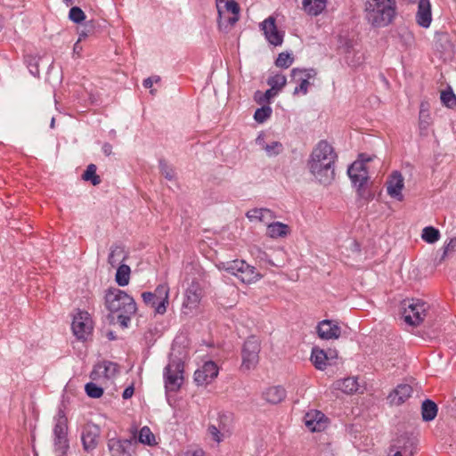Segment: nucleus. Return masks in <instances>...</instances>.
Wrapping results in <instances>:
<instances>
[{
  "label": "nucleus",
  "mask_w": 456,
  "mask_h": 456,
  "mask_svg": "<svg viewBox=\"0 0 456 456\" xmlns=\"http://www.w3.org/2000/svg\"><path fill=\"white\" fill-rule=\"evenodd\" d=\"M261 209L260 208H254L247 212L246 216L250 221H259L261 219Z\"/></svg>",
  "instance_id": "51"
},
{
  "label": "nucleus",
  "mask_w": 456,
  "mask_h": 456,
  "mask_svg": "<svg viewBox=\"0 0 456 456\" xmlns=\"http://www.w3.org/2000/svg\"><path fill=\"white\" fill-rule=\"evenodd\" d=\"M256 142L257 145H259L263 150H265V146L267 145V143L265 141V134L263 133L259 134L258 136L256 139Z\"/></svg>",
  "instance_id": "56"
},
{
  "label": "nucleus",
  "mask_w": 456,
  "mask_h": 456,
  "mask_svg": "<svg viewBox=\"0 0 456 456\" xmlns=\"http://www.w3.org/2000/svg\"><path fill=\"white\" fill-rule=\"evenodd\" d=\"M67 419L64 415H59L53 428V436H67Z\"/></svg>",
  "instance_id": "41"
},
{
  "label": "nucleus",
  "mask_w": 456,
  "mask_h": 456,
  "mask_svg": "<svg viewBox=\"0 0 456 456\" xmlns=\"http://www.w3.org/2000/svg\"><path fill=\"white\" fill-rule=\"evenodd\" d=\"M159 80H160V78H159V77H158V76H155V77H147V78H145V79L143 80L142 85H143V86H144L145 88L150 89V88H151V87H152V86H153V83H154V82H156V83H157V82H159Z\"/></svg>",
  "instance_id": "54"
},
{
  "label": "nucleus",
  "mask_w": 456,
  "mask_h": 456,
  "mask_svg": "<svg viewBox=\"0 0 456 456\" xmlns=\"http://www.w3.org/2000/svg\"><path fill=\"white\" fill-rule=\"evenodd\" d=\"M293 61L294 59L289 53H281L275 61V65L287 69L293 63Z\"/></svg>",
  "instance_id": "45"
},
{
  "label": "nucleus",
  "mask_w": 456,
  "mask_h": 456,
  "mask_svg": "<svg viewBox=\"0 0 456 456\" xmlns=\"http://www.w3.org/2000/svg\"><path fill=\"white\" fill-rule=\"evenodd\" d=\"M142 297L143 302L147 305H151V307H154L155 312L157 313L159 300H157L156 295H153L152 292L146 291L142 294Z\"/></svg>",
  "instance_id": "47"
},
{
  "label": "nucleus",
  "mask_w": 456,
  "mask_h": 456,
  "mask_svg": "<svg viewBox=\"0 0 456 456\" xmlns=\"http://www.w3.org/2000/svg\"><path fill=\"white\" fill-rule=\"evenodd\" d=\"M208 431L214 441L217 443H220L222 441V434L215 425H209Z\"/></svg>",
  "instance_id": "50"
},
{
  "label": "nucleus",
  "mask_w": 456,
  "mask_h": 456,
  "mask_svg": "<svg viewBox=\"0 0 456 456\" xmlns=\"http://www.w3.org/2000/svg\"><path fill=\"white\" fill-rule=\"evenodd\" d=\"M183 456H204L202 450L187 451Z\"/></svg>",
  "instance_id": "58"
},
{
  "label": "nucleus",
  "mask_w": 456,
  "mask_h": 456,
  "mask_svg": "<svg viewBox=\"0 0 456 456\" xmlns=\"http://www.w3.org/2000/svg\"><path fill=\"white\" fill-rule=\"evenodd\" d=\"M71 329L77 339L85 340L93 330L90 314L86 311H78L73 318Z\"/></svg>",
  "instance_id": "10"
},
{
  "label": "nucleus",
  "mask_w": 456,
  "mask_h": 456,
  "mask_svg": "<svg viewBox=\"0 0 456 456\" xmlns=\"http://www.w3.org/2000/svg\"><path fill=\"white\" fill-rule=\"evenodd\" d=\"M260 209H261L262 215H261V219L259 220V222L267 223V221H269L270 219H272L273 217V212L270 209H267V208H260Z\"/></svg>",
  "instance_id": "53"
},
{
  "label": "nucleus",
  "mask_w": 456,
  "mask_h": 456,
  "mask_svg": "<svg viewBox=\"0 0 456 456\" xmlns=\"http://www.w3.org/2000/svg\"><path fill=\"white\" fill-rule=\"evenodd\" d=\"M63 1H64V3H65L67 5H71V4H73V3H74V0H63Z\"/></svg>",
  "instance_id": "60"
},
{
  "label": "nucleus",
  "mask_w": 456,
  "mask_h": 456,
  "mask_svg": "<svg viewBox=\"0 0 456 456\" xmlns=\"http://www.w3.org/2000/svg\"><path fill=\"white\" fill-rule=\"evenodd\" d=\"M266 40L273 45H281L283 42V34L280 32L276 26V20L273 16H269L260 24Z\"/></svg>",
  "instance_id": "12"
},
{
  "label": "nucleus",
  "mask_w": 456,
  "mask_h": 456,
  "mask_svg": "<svg viewBox=\"0 0 456 456\" xmlns=\"http://www.w3.org/2000/svg\"><path fill=\"white\" fill-rule=\"evenodd\" d=\"M291 80L297 84L295 87L294 95H305L308 93L309 86L312 85L311 79L315 78L317 71L315 69H299L294 68L291 70Z\"/></svg>",
  "instance_id": "8"
},
{
  "label": "nucleus",
  "mask_w": 456,
  "mask_h": 456,
  "mask_svg": "<svg viewBox=\"0 0 456 456\" xmlns=\"http://www.w3.org/2000/svg\"><path fill=\"white\" fill-rule=\"evenodd\" d=\"M264 151L266 152L267 156L275 157L282 152L283 145L281 142L274 141L271 143H267Z\"/></svg>",
  "instance_id": "43"
},
{
  "label": "nucleus",
  "mask_w": 456,
  "mask_h": 456,
  "mask_svg": "<svg viewBox=\"0 0 456 456\" xmlns=\"http://www.w3.org/2000/svg\"><path fill=\"white\" fill-rule=\"evenodd\" d=\"M97 371L103 374L104 378L110 379L118 372V365L112 362L105 361L97 365Z\"/></svg>",
  "instance_id": "33"
},
{
  "label": "nucleus",
  "mask_w": 456,
  "mask_h": 456,
  "mask_svg": "<svg viewBox=\"0 0 456 456\" xmlns=\"http://www.w3.org/2000/svg\"><path fill=\"white\" fill-rule=\"evenodd\" d=\"M402 316L411 326H419L427 316L429 305L420 299H406L403 302Z\"/></svg>",
  "instance_id": "5"
},
{
  "label": "nucleus",
  "mask_w": 456,
  "mask_h": 456,
  "mask_svg": "<svg viewBox=\"0 0 456 456\" xmlns=\"http://www.w3.org/2000/svg\"><path fill=\"white\" fill-rule=\"evenodd\" d=\"M456 251V237L451 239L444 247V254L442 256V259L444 260V257L449 254Z\"/></svg>",
  "instance_id": "49"
},
{
  "label": "nucleus",
  "mask_w": 456,
  "mask_h": 456,
  "mask_svg": "<svg viewBox=\"0 0 456 456\" xmlns=\"http://www.w3.org/2000/svg\"><path fill=\"white\" fill-rule=\"evenodd\" d=\"M264 399L270 403H279L286 397V391L281 386L267 388L263 393Z\"/></svg>",
  "instance_id": "28"
},
{
  "label": "nucleus",
  "mask_w": 456,
  "mask_h": 456,
  "mask_svg": "<svg viewBox=\"0 0 456 456\" xmlns=\"http://www.w3.org/2000/svg\"><path fill=\"white\" fill-rule=\"evenodd\" d=\"M407 1H408L409 3H411V4H414V3H416L418 0H407Z\"/></svg>",
  "instance_id": "61"
},
{
  "label": "nucleus",
  "mask_w": 456,
  "mask_h": 456,
  "mask_svg": "<svg viewBox=\"0 0 456 456\" xmlns=\"http://www.w3.org/2000/svg\"><path fill=\"white\" fill-rule=\"evenodd\" d=\"M403 186L404 182L401 173L398 171L393 172L387 182V191L388 195L398 200H402L403 198L402 194Z\"/></svg>",
  "instance_id": "19"
},
{
  "label": "nucleus",
  "mask_w": 456,
  "mask_h": 456,
  "mask_svg": "<svg viewBox=\"0 0 456 456\" xmlns=\"http://www.w3.org/2000/svg\"><path fill=\"white\" fill-rule=\"evenodd\" d=\"M289 232V226L281 222H273L267 224L266 233L273 239L284 238Z\"/></svg>",
  "instance_id": "29"
},
{
  "label": "nucleus",
  "mask_w": 456,
  "mask_h": 456,
  "mask_svg": "<svg viewBox=\"0 0 456 456\" xmlns=\"http://www.w3.org/2000/svg\"><path fill=\"white\" fill-rule=\"evenodd\" d=\"M163 376L166 390L178 391L183 381V362L177 358L171 359L164 369Z\"/></svg>",
  "instance_id": "6"
},
{
  "label": "nucleus",
  "mask_w": 456,
  "mask_h": 456,
  "mask_svg": "<svg viewBox=\"0 0 456 456\" xmlns=\"http://www.w3.org/2000/svg\"><path fill=\"white\" fill-rule=\"evenodd\" d=\"M53 445L56 455L64 456L69 447L67 436H54Z\"/></svg>",
  "instance_id": "34"
},
{
  "label": "nucleus",
  "mask_w": 456,
  "mask_h": 456,
  "mask_svg": "<svg viewBox=\"0 0 456 456\" xmlns=\"http://www.w3.org/2000/svg\"><path fill=\"white\" fill-rule=\"evenodd\" d=\"M97 167L94 164H90L87 166L86 171L84 172L82 178L85 181H89L93 185H98L101 183V177L96 174Z\"/></svg>",
  "instance_id": "37"
},
{
  "label": "nucleus",
  "mask_w": 456,
  "mask_h": 456,
  "mask_svg": "<svg viewBox=\"0 0 456 456\" xmlns=\"http://www.w3.org/2000/svg\"><path fill=\"white\" fill-rule=\"evenodd\" d=\"M251 254L260 263H265L271 266H277V267L282 266L281 264L275 263L273 260H272L269 257L268 254L266 252L263 251L260 248H257V247L254 248L251 250Z\"/></svg>",
  "instance_id": "36"
},
{
  "label": "nucleus",
  "mask_w": 456,
  "mask_h": 456,
  "mask_svg": "<svg viewBox=\"0 0 456 456\" xmlns=\"http://www.w3.org/2000/svg\"><path fill=\"white\" fill-rule=\"evenodd\" d=\"M370 160V159H366L364 160L357 159L347 169L348 176L350 177L352 183L357 187V191L361 196L363 195L364 186L369 178L365 162Z\"/></svg>",
  "instance_id": "9"
},
{
  "label": "nucleus",
  "mask_w": 456,
  "mask_h": 456,
  "mask_svg": "<svg viewBox=\"0 0 456 456\" xmlns=\"http://www.w3.org/2000/svg\"><path fill=\"white\" fill-rule=\"evenodd\" d=\"M389 452L393 456H413L414 443L411 437L400 436L391 444Z\"/></svg>",
  "instance_id": "14"
},
{
  "label": "nucleus",
  "mask_w": 456,
  "mask_h": 456,
  "mask_svg": "<svg viewBox=\"0 0 456 456\" xmlns=\"http://www.w3.org/2000/svg\"><path fill=\"white\" fill-rule=\"evenodd\" d=\"M216 8L219 16V24H222V20L225 13H231L232 16L227 18L230 25L235 24L239 20L240 7L234 0H216Z\"/></svg>",
  "instance_id": "13"
},
{
  "label": "nucleus",
  "mask_w": 456,
  "mask_h": 456,
  "mask_svg": "<svg viewBox=\"0 0 456 456\" xmlns=\"http://www.w3.org/2000/svg\"><path fill=\"white\" fill-rule=\"evenodd\" d=\"M138 441L147 445L156 444L155 436L151 432V428L147 426H144L140 429Z\"/></svg>",
  "instance_id": "38"
},
{
  "label": "nucleus",
  "mask_w": 456,
  "mask_h": 456,
  "mask_svg": "<svg viewBox=\"0 0 456 456\" xmlns=\"http://www.w3.org/2000/svg\"><path fill=\"white\" fill-rule=\"evenodd\" d=\"M272 115V108L270 106H263L255 111L254 118L258 123H264Z\"/></svg>",
  "instance_id": "42"
},
{
  "label": "nucleus",
  "mask_w": 456,
  "mask_h": 456,
  "mask_svg": "<svg viewBox=\"0 0 456 456\" xmlns=\"http://www.w3.org/2000/svg\"><path fill=\"white\" fill-rule=\"evenodd\" d=\"M156 295L157 300H159V305L157 307V314H163L167 311V305H168L169 287L167 283L159 284L152 292Z\"/></svg>",
  "instance_id": "23"
},
{
  "label": "nucleus",
  "mask_w": 456,
  "mask_h": 456,
  "mask_svg": "<svg viewBox=\"0 0 456 456\" xmlns=\"http://www.w3.org/2000/svg\"><path fill=\"white\" fill-rule=\"evenodd\" d=\"M219 369L213 361L206 362L194 372V381L198 386L211 383L218 375Z\"/></svg>",
  "instance_id": "11"
},
{
  "label": "nucleus",
  "mask_w": 456,
  "mask_h": 456,
  "mask_svg": "<svg viewBox=\"0 0 456 456\" xmlns=\"http://www.w3.org/2000/svg\"><path fill=\"white\" fill-rule=\"evenodd\" d=\"M30 72L34 75V76H37L39 74V70L37 69V67L35 68V71H32V69H30Z\"/></svg>",
  "instance_id": "59"
},
{
  "label": "nucleus",
  "mask_w": 456,
  "mask_h": 456,
  "mask_svg": "<svg viewBox=\"0 0 456 456\" xmlns=\"http://www.w3.org/2000/svg\"><path fill=\"white\" fill-rule=\"evenodd\" d=\"M395 0H366L365 18L373 27L381 28L390 24L395 15Z\"/></svg>",
  "instance_id": "3"
},
{
  "label": "nucleus",
  "mask_w": 456,
  "mask_h": 456,
  "mask_svg": "<svg viewBox=\"0 0 456 456\" xmlns=\"http://www.w3.org/2000/svg\"><path fill=\"white\" fill-rule=\"evenodd\" d=\"M318 336L326 340L337 339L341 335V328L337 322L323 320L317 325Z\"/></svg>",
  "instance_id": "16"
},
{
  "label": "nucleus",
  "mask_w": 456,
  "mask_h": 456,
  "mask_svg": "<svg viewBox=\"0 0 456 456\" xmlns=\"http://www.w3.org/2000/svg\"><path fill=\"white\" fill-rule=\"evenodd\" d=\"M412 391L410 385L400 384L388 395L387 399L391 404L400 405L411 397Z\"/></svg>",
  "instance_id": "20"
},
{
  "label": "nucleus",
  "mask_w": 456,
  "mask_h": 456,
  "mask_svg": "<svg viewBox=\"0 0 456 456\" xmlns=\"http://www.w3.org/2000/svg\"><path fill=\"white\" fill-rule=\"evenodd\" d=\"M325 416L321 411L308 412L305 417V425L312 432H320L326 427Z\"/></svg>",
  "instance_id": "21"
},
{
  "label": "nucleus",
  "mask_w": 456,
  "mask_h": 456,
  "mask_svg": "<svg viewBox=\"0 0 456 456\" xmlns=\"http://www.w3.org/2000/svg\"><path fill=\"white\" fill-rule=\"evenodd\" d=\"M421 238L428 243H435L440 239V232L433 226H427L422 230Z\"/></svg>",
  "instance_id": "39"
},
{
  "label": "nucleus",
  "mask_w": 456,
  "mask_h": 456,
  "mask_svg": "<svg viewBox=\"0 0 456 456\" xmlns=\"http://www.w3.org/2000/svg\"><path fill=\"white\" fill-rule=\"evenodd\" d=\"M159 169L161 174L167 179L172 180L174 178L173 169L165 162V160H159Z\"/></svg>",
  "instance_id": "48"
},
{
  "label": "nucleus",
  "mask_w": 456,
  "mask_h": 456,
  "mask_svg": "<svg viewBox=\"0 0 456 456\" xmlns=\"http://www.w3.org/2000/svg\"><path fill=\"white\" fill-rule=\"evenodd\" d=\"M134 393V387L133 385H131V386L127 387L126 388H125V390L122 394V397H123V399L127 400L133 396Z\"/></svg>",
  "instance_id": "55"
},
{
  "label": "nucleus",
  "mask_w": 456,
  "mask_h": 456,
  "mask_svg": "<svg viewBox=\"0 0 456 456\" xmlns=\"http://www.w3.org/2000/svg\"><path fill=\"white\" fill-rule=\"evenodd\" d=\"M415 20L417 24L424 28L430 27L432 22L431 3L429 0H419Z\"/></svg>",
  "instance_id": "18"
},
{
  "label": "nucleus",
  "mask_w": 456,
  "mask_h": 456,
  "mask_svg": "<svg viewBox=\"0 0 456 456\" xmlns=\"http://www.w3.org/2000/svg\"><path fill=\"white\" fill-rule=\"evenodd\" d=\"M432 124L433 118L430 114V104L428 101H422L419 105V127L420 134H426Z\"/></svg>",
  "instance_id": "22"
},
{
  "label": "nucleus",
  "mask_w": 456,
  "mask_h": 456,
  "mask_svg": "<svg viewBox=\"0 0 456 456\" xmlns=\"http://www.w3.org/2000/svg\"><path fill=\"white\" fill-rule=\"evenodd\" d=\"M358 387L357 379L354 377L338 379L332 384L333 389L339 390L347 395L356 392L358 390Z\"/></svg>",
  "instance_id": "25"
},
{
  "label": "nucleus",
  "mask_w": 456,
  "mask_h": 456,
  "mask_svg": "<svg viewBox=\"0 0 456 456\" xmlns=\"http://www.w3.org/2000/svg\"><path fill=\"white\" fill-rule=\"evenodd\" d=\"M202 292L200 284L192 281L185 291V298L183 306L189 310H194L199 306Z\"/></svg>",
  "instance_id": "17"
},
{
  "label": "nucleus",
  "mask_w": 456,
  "mask_h": 456,
  "mask_svg": "<svg viewBox=\"0 0 456 456\" xmlns=\"http://www.w3.org/2000/svg\"><path fill=\"white\" fill-rule=\"evenodd\" d=\"M222 265L224 270L236 276L243 283L251 284L262 278L256 269L244 260L236 259Z\"/></svg>",
  "instance_id": "4"
},
{
  "label": "nucleus",
  "mask_w": 456,
  "mask_h": 456,
  "mask_svg": "<svg viewBox=\"0 0 456 456\" xmlns=\"http://www.w3.org/2000/svg\"><path fill=\"white\" fill-rule=\"evenodd\" d=\"M287 83V78L284 75L276 74L268 78L267 84L276 92L281 90Z\"/></svg>",
  "instance_id": "40"
},
{
  "label": "nucleus",
  "mask_w": 456,
  "mask_h": 456,
  "mask_svg": "<svg viewBox=\"0 0 456 456\" xmlns=\"http://www.w3.org/2000/svg\"><path fill=\"white\" fill-rule=\"evenodd\" d=\"M440 100L443 105L449 109L456 107V95L451 86L441 92Z\"/></svg>",
  "instance_id": "35"
},
{
  "label": "nucleus",
  "mask_w": 456,
  "mask_h": 456,
  "mask_svg": "<svg viewBox=\"0 0 456 456\" xmlns=\"http://www.w3.org/2000/svg\"><path fill=\"white\" fill-rule=\"evenodd\" d=\"M102 150L105 156H110L112 153V145L109 142H105Z\"/></svg>",
  "instance_id": "57"
},
{
  "label": "nucleus",
  "mask_w": 456,
  "mask_h": 456,
  "mask_svg": "<svg viewBox=\"0 0 456 456\" xmlns=\"http://www.w3.org/2000/svg\"><path fill=\"white\" fill-rule=\"evenodd\" d=\"M438 408L435 402L430 399L423 401L421 405V415L425 421L433 420L437 415Z\"/></svg>",
  "instance_id": "31"
},
{
  "label": "nucleus",
  "mask_w": 456,
  "mask_h": 456,
  "mask_svg": "<svg viewBox=\"0 0 456 456\" xmlns=\"http://www.w3.org/2000/svg\"><path fill=\"white\" fill-rule=\"evenodd\" d=\"M329 361L330 357L323 349L319 347H313L311 353V362L317 370H325L326 367L330 364Z\"/></svg>",
  "instance_id": "27"
},
{
  "label": "nucleus",
  "mask_w": 456,
  "mask_h": 456,
  "mask_svg": "<svg viewBox=\"0 0 456 456\" xmlns=\"http://www.w3.org/2000/svg\"><path fill=\"white\" fill-rule=\"evenodd\" d=\"M127 256L122 246L113 245L110 247V251L108 256V263L112 266L116 267L119 263L126 261Z\"/></svg>",
  "instance_id": "30"
},
{
  "label": "nucleus",
  "mask_w": 456,
  "mask_h": 456,
  "mask_svg": "<svg viewBox=\"0 0 456 456\" xmlns=\"http://www.w3.org/2000/svg\"><path fill=\"white\" fill-rule=\"evenodd\" d=\"M337 159L332 145L322 140L314 147L307 160V167L319 183L327 184L334 179Z\"/></svg>",
  "instance_id": "1"
},
{
  "label": "nucleus",
  "mask_w": 456,
  "mask_h": 456,
  "mask_svg": "<svg viewBox=\"0 0 456 456\" xmlns=\"http://www.w3.org/2000/svg\"><path fill=\"white\" fill-rule=\"evenodd\" d=\"M130 273L131 269L129 265L121 264L118 269L115 275V281L118 286L124 287L129 283L130 281Z\"/></svg>",
  "instance_id": "32"
},
{
  "label": "nucleus",
  "mask_w": 456,
  "mask_h": 456,
  "mask_svg": "<svg viewBox=\"0 0 456 456\" xmlns=\"http://www.w3.org/2000/svg\"><path fill=\"white\" fill-rule=\"evenodd\" d=\"M69 18L75 23H81L86 19V14L83 10L77 6L70 8Z\"/></svg>",
  "instance_id": "46"
},
{
  "label": "nucleus",
  "mask_w": 456,
  "mask_h": 456,
  "mask_svg": "<svg viewBox=\"0 0 456 456\" xmlns=\"http://www.w3.org/2000/svg\"><path fill=\"white\" fill-rule=\"evenodd\" d=\"M86 395L91 398H100L103 394V389L95 383L89 382L86 385Z\"/></svg>",
  "instance_id": "44"
},
{
  "label": "nucleus",
  "mask_w": 456,
  "mask_h": 456,
  "mask_svg": "<svg viewBox=\"0 0 456 456\" xmlns=\"http://www.w3.org/2000/svg\"><path fill=\"white\" fill-rule=\"evenodd\" d=\"M54 124V118H52L51 126H53Z\"/></svg>",
  "instance_id": "63"
},
{
  "label": "nucleus",
  "mask_w": 456,
  "mask_h": 456,
  "mask_svg": "<svg viewBox=\"0 0 456 456\" xmlns=\"http://www.w3.org/2000/svg\"><path fill=\"white\" fill-rule=\"evenodd\" d=\"M135 443L134 437L130 439H111L108 443V447L117 454H128L131 447Z\"/></svg>",
  "instance_id": "24"
},
{
  "label": "nucleus",
  "mask_w": 456,
  "mask_h": 456,
  "mask_svg": "<svg viewBox=\"0 0 456 456\" xmlns=\"http://www.w3.org/2000/svg\"><path fill=\"white\" fill-rule=\"evenodd\" d=\"M261 351V344L259 339L255 336L248 337L243 344L241 349V365L242 370H254L259 362V353Z\"/></svg>",
  "instance_id": "7"
},
{
  "label": "nucleus",
  "mask_w": 456,
  "mask_h": 456,
  "mask_svg": "<svg viewBox=\"0 0 456 456\" xmlns=\"http://www.w3.org/2000/svg\"><path fill=\"white\" fill-rule=\"evenodd\" d=\"M109 338H110V339H112V338H114L111 332L109 334Z\"/></svg>",
  "instance_id": "62"
},
{
  "label": "nucleus",
  "mask_w": 456,
  "mask_h": 456,
  "mask_svg": "<svg viewBox=\"0 0 456 456\" xmlns=\"http://www.w3.org/2000/svg\"><path fill=\"white\" fill-rule=\"evenodd\" d=\"M327 0H303L302 8L310 16L321 14L326 8Z\"/></svg>",
  "instance_id": "26"
},
{
  "label": "nucleus",
  "mask_w": 456,
  "mask_h": 456,
  "mask_svg": "<svg viewBox=\"0 0 456 456\" xmlns=\"http://www.w3.org/2000/svg\"><path fill=\"white\" fill-rule=\"evenodd\" d=\"M278 92L273 90L272 87L265 91V93L257 100L259 102H269L272 97H274Z\"/></svg>",
  "instance_id": "52"
},
{
  "label": "nucleus",
  "mask_w": 456,
  "mask_h": 456,
  "mask_svg": "<svg viewBox=\"0 0 456 456\" xmlns=\"http://www.w3.org/2000/svg\"><path fill=\"white\" fill-rule=\"evenodd\" d=\"M100 428L98 426L94 424L86 425L81 434L84 450L86 452L94 450L98 444Z\"/></svg>",
  "instance_id": "15"
},
{
  "label": "nucleus",
  "mask_w": 456,
  "mask_h": 456,
  "mask_svg": "<svg viewBox=\"0 0 456 456\" xmlns=\"http://www.w3.org/2000/svg\"><path fill=\"white\" fill-rule=\"evenodd\" d=\"M105 306L110 314H116L117 322L122 328H127L137 307L134 298L126 292L110 288L105 293Z\"/></svg>",
  "instance_id": "2"
}]
</instances>
